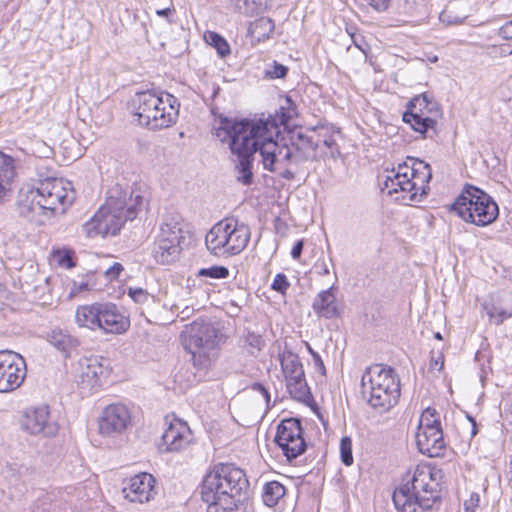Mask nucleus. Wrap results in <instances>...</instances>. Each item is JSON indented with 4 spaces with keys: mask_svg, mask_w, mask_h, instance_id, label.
I'll return each mask as SVG.
<instances>
[{
    "mask_svg": "<svg viewBox=\"0 0 512 512\" xmlns=\"http://www.w3.org/2000/svg\"><path fill=\"white\" fill-rule=\"evenodd\" d=\"M288 118L281 116L267 119L233 120L222 117L215 128V136L228 143L232 155L236 157L237 179L244 185L253 181L252 161L255 152L262 157L264 169L278 173L286 180H293L295 174L288 168L290 163L300 164L309 159L299 146L279 144V124L287 125Z\"/></svg>",
    "mask_w": 512,
    "mask_h": 512,
    "instance_id": "obj_1",
    "label": "nucleus"
},
{
    "mask_svg": "<svg viewBox=\"0 0 512 512\" xmlns=\"http://www.w3.org/2000/svg\"><path fill=\"white\" fill-rule=\"evenodd\" d=\"M249 482L245 472L234 464H218L207 473L201 495L206 512H244Z\"/></svg>",
    "mask_w": 512,
    "mask_h": 512,
    "instance_id": "obj_2",
    "label": "nucleus"
},
{
    "mask_svg": "<svg viewBox=\"0 0 512 512\" xmlns=\"http://www.w3.org/2000/svg\"><path fill=\"white\" fill-rule=\"evenodd\" d=\"M72 184L55 176L38 174L35 184H24L18 193L20 214L27 218L34 215L51 216L58 209L64 212L75 200Z\"/></svg>",
    "mask_w": 512,
    "mask_h": 512,
    "instance_id": "obj_3",
    "label": "nucleus"
},
{
    "mask_svg": "<svg viewBox=\"0 0 512 512\" xmlns=\"http://www.w3.org/2000/svg\"><path fill=\"white\" fill-rule=\"evenodd\" d=\"M442 471L430 465H418L410 481L396 489L393 502L398 512L431 509L441 500Z\"/></svg>",
    "mask_w": 512,
    "mask_h": 512,
    "instance_id": "obj_4",
    "label": "nucleus"
},
{
    "mask_svg": "<svg viewBox=\"0 0 512 512\" xmlns=\"http://www.w3.org/2000/svg\"><path fill=\"white\" fill-rule=\"evenodd\" d=\"M145 199L139 193L130 195L129 202L124 199L109 197L94 216L82 225V232L88 238L116 235L124 223L136 218L144 205Z\"/></svg>",
    "mask_w": 512,
    "mask_h": 512,
    "instance_id": "obj_5",
    "label": "nucleus"
},
{
    "mask_svg": "<svg viewBox=\"0 0 512 512\" xmlns=\"http://www.w3.org/2000/svg\"><path fill=\"white\" fill-rule=\"evenodd\" d=\"M130 107L141 126L157 131L177 122L180 103L168 92L147 90L136 93Z\"/></svg>",
    "mask_w": 512,
    "mask_h": 512,
    "instance_id": "obj_6",
    "label": "nucleus"
},
{
    "mask_svg": "<svg viewBox=\"0 0 512 512\" xmlns=\"http://www.w3.org/2000/svg\"><path fill=\"white\" fill-rule=\"evenodd\" d=\"M393 168L383 182V191L389 195L395 194V200L409 205L410 202L420 201L429 190L428 183L432 178L430 165L422 160L411 159Z\"/></svg>",
    "mask_w": 512,
    "mask_h": 512,
    "instance_id": "obj_7",
    "label": "nucleus"
},
{
    "mask_svg": "<svg viewBox=\"0 0 512 512\" xmlns=\"http://www.w3.org/2000/svg\"><path fill=\"white\" fill-rule=\"evenodd\" d=\"M361 389L371 407L388 411L399 400L400 378L392 367L375 364L363 373Z\"/></svg>",
    "mask_w": 512,
    "mask_h": 512,
    "instance_id": "obj_8",
    "label": "nucleus"
},
{
    "mask_svg": "<svg viewBox=\"0 0 512 512\" xmlns=\"http://www.w3.org/2000/svg\"><path fill=\"white\" fill-rule=\"evenodd\" d=\"M251 238L250 227L235 217H226L212 226L205 237L208 251L218 257L240 254Z\"/></svg>",
    "mask_w": 512,
    "mask_h": 512,
    "instance_id": "obj_9",
    "label": "nucleus"
},
{
    "mask_svg": "<svg viewBox=\"0 0 512 512\" xmlns=\"http://www.w3.org/2000/svg\"><path fill=\"white\" fill-rule=\"evenodd\" d=\"M465 222L476 226L492 224L499 215V208L494 199L480 188L466 184L451 206Z\"/></svg>",
    "mask_w": 512,
    "mask_h": 512,
    "instance_id": "obj_10",
    "label": "nucleus"
},
{
    "mask_svg": "<svg viewBox=\"0 0 512 512\" xmlns=\"http://www.w3.org/2000/svg\"><path fill=\"white\" fill-rule=\"evenodd\" d=\"M222 335L211 323L194 321L185 332L183 345L195 366L207 368L218 357Z\"/></svg>",
    "mask_w": 512,
    "mask_h": 512,
    "instance_id": "obj_11",
    "label": "nucleus"
},
{
    "mask_svg": "<svg viewBox=\"0 0 512 512\" xmlns=\"http://www.w3.org/2000/svg\"><path fill=\"white\" fill-rule=\"evenodd\" d=\"M182 218L177 213L166 214L155 237L151 253L155 261L166 265L175 262L181 252Z\"/></svg>",
    "mask_w": 512,
    "mask_h": 512,
    "instance_id": "obj_12",
    "label": "nucleus"
},
{
    "mask_svg": "<svg viewBox=\"0 0 512 512\" xmlns=\"http://www.w3.org/2000/svg\"><path fill=\"white\" fill-rule=\"evenodd\" d=\"M440 115L438 103L428 93L415 96L407 104L402 120L423 135L432 130L435 133L436 119Z\"/></svg>",
    "mask_w": 512,
    "mask_h": 512,
    "instance_id": "obj_13",
    "label": "nucleus"
},
{
    "mask_svg": "<svg viewBox=\"0 0 512 512\" xmlns=\"http://www.w3.org/2000/svg\"><path fill=\"white\" fill-rule=\"evenodd\" d=\"M274 442L287 462L291 463L302 455L307 449V444L303 437L301 421L296 418L283 419L277 426Z\"/></svg>",
    "mask_w": 512,
    "mask_h": 512,
    "instance_id": "obj_14",
    "label": "nucleus"
},
{
    "mask_svg": "<svg viewBox=\"0 0 512 512\" xmlns=\"http://www.w3.org/2000/svg\"><path fill=\"white\" fill-rule=\"evenodd\" d=\"M27 375L26 361L12 350H0V393L18 389Z\"/></svg>",
    "mask_w": 512,
    "mask_h": 512,
    "instance_id": "obj_15",
    "label": "nucleus"
},
{
    "mask_svg": "<svg viewBox=\"0 0 512 512\" xmlns=\"http://www.w3.org/2000/svg\"><path fill=\"white\" fill-rule=\"evenodd\" d=\"M110 374L109 361L99 356L79 359L75 371L77 384L84 390H93L102 385Z\"/></svg>",
    "mask_w": 512,
    "mask_h": 512,
    "instance_id": "obj_16",
    "label": "nucleus"
},
{
    "mask_svg": "<svg viewBox=\"0 0 512 512\" xmlns=\"http://www.w3.org/2000/svg\"><path fill=\"white\" fill-rule=\"evenodd\" d=\"M131 422V414L123 404L106 406L98 420L99 433L103 436L115 437L122 434Z\"/></svg>",
    "mask_w": 512,
    "mask_h": 512,
    "instance_id": "obj_17",
    "label": "nucleus"
},
{
    "mask_svg": "<svg viewBox=\"0 0 512 512\" xmlns=\"http://www.w3.org/2000/svg\"><path fill=\"white\" fill-rule=\"evenodd\" d=\"M157 480L147 472H142L131 477L122 492L130 502L146 503L153 500L158 494Z\"/></svg>",
    "mask_w": 512,
    "mask_h": 512,
    "instance_id": "obj_18",
    "label": "nucleus"
},
{
    "mask_svg": "<svg viewBox=\"0 0 512 512\" xmlns=\"http://www.w3.org/2000/svg\"><path fill=\"white\" fill-rule=\"evenodd\" d=\"M161 448L166 452H179L194 442V435L185 421L174 418L161 437Z\"/></svg>",
    "mask_w": 512,
    "mask_h": 512,
    "instance_id": "obj_19",
    "label": "nucleus"
},
{
    "mask_svg": "<svg viewBox=\"0 0 512 512\" xmlns=\"http://www.w3.org/2000/svg\"><path fill=\"white\" fill-rule=\"evenodd\" d=\"M22 428L32 435L43 434L46 437L55 436L58 424L50 420L48 406L28 409L21 421Z\"/></svg>",
    "mask_w": 512,
    "mask_h": 512,
    "instance_id": "obj_20",
    "label": "nucleus"
},
{
    "mask_svg": "<svg viewBox=\"0 0 512 512\" xmlns=\"http://www.w3.org/2000/svg\"><path fill=\"white\" fill-rule=\"evenodd\" d=\"M98 330L106 334H122L130 327L129 317L116 304L111 302L100 303Z\"/></svg>",
    "mask_w": 512,
    "mask_h": 512,
    "instance_id": "obj_21",
    "label": "nucleus"
},
{
    "mask_svg": "<svg viewBox=\"0 0 512 512\" xmlns=\"http://www.w3.org/2000/svg\"><path fill=\"white\" fill-rule=\"evenodd\" d=\"M416 445L420 453L428 457H442L446 451L442 428L431 430H417Z\"/></svg>",
    "mask_w": 512,
    "mask_h": 512,
    "instance_id": "obj_22",
    "label": "nucleus"
},
{
    "mask_svg": "<svg viewBox=\"0 0 512 512\" xmlns=\"http://www.w3.org/2000/svg\"><path fill=\"white\" fill-rule=\"evenodd\" d=\"M315 132L317 138H314L313 136L304 137L299 135V139L301 140L304 147L309 148L311 151H315L320 147L321 144H323L330 150V155L332 157H336L340 154L336 139L334 137L335 133H339L338 129H336L334 126H321L317 128Z\"/></svg>",
    "mask_w": 512,
    "mask_h": 512,
    "instance_id": "obj_23",
    "label": "nucleus"
},
{
    "mask_svg": "<svg viewBox=\"0 0 512 512\" xmlns=\"http://www.w3.org/2000/svg\"><path fill=\"white\" fill-rule=\"evenodd\" d=\"M335 287L331 286L320 291L314 298L312 309L319 318L332 319L339 316V309L334 293Z\"/></svg>",
    "mask_w": 512,
    "mask_h": 512,
    "instance_id": "obj_24",
    "label": "nucleus"
},
{
    "mask_svg": "<svg viewBox=\"0 0 512 512\" xmlns=\"http://www.w3.org/2000/svg\"><path fill=\"white\" fill-rule=\"evenodd\" d=\"M99 306L100 303H93L77 307L75 312V321L77 325L93 331L98 330L100 326Z\"/></svg>",
    "mask_w": 512,
    "mask_h": 512,
    "instance_id": "obj_25",
    "label": "nucleus"
},
{
    "mask_svg": "<svg viewBox=\"0 0 512 512\" xmlns=\"http://www.w3.org/2000/svg\"><path fill=\"white\" fill-rule=\"evenodd\" d=\"M47 340L65 357H68L79 345V341L76 338L60 329H53L48 333Z\"/></svg>",
    "mask_w": 512,
    "mask_h": 512,
    "instance_id": "obj_26",
    "label": "nucleus"
},
{
    "mask_svg": "<svg viewBox=\"0 0 512 512\" xmlns=\"http://www.w3.org/2000/svg\"><path fill=\"white\" fill-rule=\"evenodd\" d=\"M280 363L285 378L304 376L303 366L297 354L292 351H283L280 354Z\"/></svg>",
    "mask_w": 512,
    "mask_h": 512,
    "instance_id": "obj_27",
    "label": "nucleus"
},
{
    "mask_svg": "<svg viewBox=\"0 0 512 512\" xmlns=\"http://www.w3.org/2000/svg\"><path fill=\"white\" fill-rule=\"evenodd\" d=\"M275 28L274 22L268 17H260L250 23L248 33L257 42L270 37Z\"/></svg>",
    "mask_w": 512,
    "mask_h": 512,
    "instance_id": "obj_28",
    "label": "nucleus"
},
{
    "mask_svg": "<svg viewBox=\"0 0 512 512\" xmlns=\"http://www.w3.org/2000/svg\"><path fill=\"white\" fill-rule=\"evenodd\" d=\"M271 0H231L234 8L241 14L253 16L265 11Z\"/></svg>",
    "mask_w": 512,
    "mask_h": 512,
    "instance_id": "obj_29",
    "label": "nucleus"
},
{
    "mask_svg": "<svg viewBox=\"0 0 512 512\" xmlns=\"http://www.w3.org/2000/svg\"><path fill=\"white\" fill-rule=\"evenodd\" d=\"M285 487L278 481H271L263 487V502L268 507H274L278 501L285 495Z\"/></svg>",
    "mask_w": 512,
    "mask_h": 512,
    "instance_id": "obj_30",
    "label": "nucleus"
},
{
    "mask_svg": "<svg viewBox=\"0 0 512 512\" xmlns=\"http://www.w3.org/2000/svg\"><path fill=\"white\" fill-rule=\"evenodd\" d=\"M286 381L287 390L294 399L304 401L310 394L305 375L299 376V378L290 377Z\"/></svg>",
    "mask_w": 512,
    "mask_h": 512,
    "instance_id": "obj_31",
    "label": "nucleus"
},
{
    "mask_svg": "<svg viewBox=\"0 0 512 512\" xmlns=\"http://www.w3.org/2000/svg\"><path fill=\"white\" fill-rule=\"evenodd\" d=\"M439 428H442L439 413L434 408H426L420 416L417 430H431Z\"/></svg>",
    "mask_w": 512,
    "mask_h": 512,
    "instance_id": "obj_32",
    "label": "nucleus"
},
{
    "mask_svg": "<svg viewBox=\"0 0 512 512\" xmlns=\"http://www.w3.org/2000/svg\"><path fill=\"white\" fill-rule=\"evenodd\" d=\"M508 305L506 307L492 304L491 306H485L487 314L490 319L496 324H501L505 319L512 316V297H508Z\"/></svg>",
    "mask_w": 512,
    "mask_h": 512,
    "instance_id": "obj_33",
    "label": "nucleus"
},
{
    "mask_svg": "<svg viewBox=\"0 0 512 512\" xmlns=\"http://www.w3.org/2000/svg\"><path fill=\"white\" fill-rule=\"evenodd\" d=\"M205 40L208 44L214 47L217 50V53L221 57H225L230 53V47L228 42L218 33L213 31H208L205 34Z\"/></svg>",
    "mask_w": 512,
    "mask_h": 512,
    "instance_id": "obj_34",
    "label": "nucleus"
},
{
    "mask_svg": "<svg viewBox=\"0 0 512 512\" xmlns=\"http://www.w3.org/2000/svg\"><path fill=\"white\" fill-rule=\"evenodd\" d=\"M126 293L135 303L140 305L154 301V297L141 287H128Z\"/></svg>",
    "mask_w": 512,
    "mask_h": 512,
    "instance_id": "obj_35",
    "label": "nucleus"
},
{
    "mask_svg": "<svg viewBox=\"0 0 512 512\" xmlns=\"http://www.w3.org/2000/svg\"><path fill=\"white\" fill-rule=\"evenodd\" d=\"M229 275V270L225 266L214 265L208 268H201L197 272L198 277H209L213 279H224Z\"/></svg>",
    "mask_w": 512,
    "mask_h": 512,
    "instance_id": "obj_36",
    "label": "nucleus"
},
{
    "mask_svg": "<svg viewBox=\"0 0 512 512\" xmlns=\"http://www.w3.org/2000/svg\"><path fill=\"white\" fill-rule=\"evenodd\" d=\"M340 456L345 466L353 464L352 440L348 436L343 437L340 441Z\"/></svg>",
    "mask_w": 512,
    "mask_h": 512,
    "instance_id": "obj_37",
    "label": "nucleus"
},
{
    "mask_svg": "<svg viewBox=\"0 0 512 512\" xmlns=\"http://www.w3.org/2000/svg\"><path fill=\"white\" fill-rule=\"evenodd\" d=\"M245 342L250 348L249 352L251 355H256L265 346V341L262 336L253 332L247 333Z\"/></svg>",
    "mask_w": 512,
    "mask_h": 512,
    "instance_id": "obj_38",
    "label": "nucleus"
},
{
    "mask_svg": "<svg viewBox=\"0 0 512 512\" xmlns=\"http://www.w3.org/2000/svg\"><path fill=\"white\" fill-rule=\"evenodd\" d=\"M54 257L58 264L63 268H72L75 266L73 261V252L71 250H57Z\"/></svg>",
    "mask_w": 512,
    "mask_h": 512,
    "instance_id": "obj_39",
    "label": "nucleus"
},
{
    "mask_svg": "<svg viewBox=\"0 0 512 512\" xmlns=\"http://www.w3.org/2000/svg\"><path fill=\"white\" fill-rule=\"evenodd\" d=\"M289 286L290 283L288 282L286 275L283 273L276 274L271 284V288L281 294H285Z\"/></svg>",
    "mask_w": 512,
    "mask_h": 512,
    "instance_id": "obj_40",
    "label": "nucleus"
},
{
    "mask_svg": "<svg viewBox=\"0 0 512 512\" xmlns=\"http://www.w3.org/2000/svg\"><path fill=\"white\" fill-rule=\"evenodd\" d=\"M288 72V68L276 61H274L271 69L266 70V77L269 79H278L286 76Z\"/></svg>",
    "mask_w": 512,
    "mask_h": 512,
    "instance_id": "obj_41",
    "label": "nucleus"
},
{
    "mask_svg": "<svg viewBox=\"0 0 512 512\" xmlns=\"http://www.w3.org/2000/svg\"><path fill=\"white\" fill-rule=\"evenodd\" d=\"M362 6H369L376 12H384L390 5V0H357Z\"/></svg>",
    "mask_w": 512,
    "mask_h": 512,
    "instance_id": "obj_42",
    "label": "nucleus"
},
{
    "mask_svg": "<svg viewBox=\"0 0 512 512\" xmlns=\"http://www.w3.org/2000/svg\"><path fill=\"white\" fill-rule=\"evenodd\" d=\"M123 270H124V267H123V265L121 263L114 262L110 267H108L104 271V275H105L107 280L113 281V280H116L119 277V275L121 274V272Z\"/></svg>",
    "mask_w": 512,
    "mask_h": 512,
    "instance_id": "obj_43",
    "label": "nucleus"
},
{
    "mask_svg": "<svg viewBox=\"0 0 512 512\" xmlns=\"http://www.w3.org/2000/svg\"><path fill=\"white\" fill-rule=\"evenodd\" d=\"M306 347H307V350L308 352L310 353V355L312 356V359H313V363H314V367L322 374V375H325L326 374V368H325V365L323 363V360L321 358V356L319 355V353H317L316 351L313 350V348L308 344L306 343Z\"/></svg>",
    "mask_w": 512,
    "mask_h": 512,
    "instance_id": "obj_44",
    "label": "nucleus"
},
{
    "mask_svg": "<svg viewBox=\"0 0 512 512\" xmlns=\"http://www.w3.org/2000/svg\"><path fill=\"white\" fill-rule=\"evenodd\" d=\"M31 512H57L52 504L45 500H38L31 507Z\"/></svg>",
    "mask_w": 512,
    "mask_h": 512,
    "instance_id": "obj_45",
    "label": "nucleus"
},
{
    "mask_svg": "<svg viewBox=\"0 0 512 512\" xmlns=\"http://www.w3.org/2000/svg\"><path fill=\"white\" fill-rule=\"evenodd\" d=\"M480 496L478 493H472L470 498L465 500L464 502V510L465 512H475L476 508L479 506Z\"/></svg>",
    "mask_w": 512,
    "mask_h": 512,
    "instance_id": "obj_46",
    "label": "nucleus"
},
{
    "mask_svg": "<svg viewBox=\"0 0 512 512\" xmlns=\"http://www.w3.org/2000/svg\"><path fill=\"white\" fill-rule=\"evenodd\" d=\"M314 269L315 272L321 276L328 275L330 273L328 264L323 258H320L315 262Z\"/></svg>",
    "mask_w": 512,
    "mask_h": 512,
    "instance_id": "obj_47",
    "label": "nucleus"
},
{
    "mask_svg": "<svg viewBox=\"0 0 512 512\" xmlns=\"http://www.w3.org/2000/svg\"><path fill=\"white\" fill-rule=\"evenodd\" d=\"M499 35L507 40H512V20L500 27Z\"/></svg>",
    "mask_w": 512,
    "mask_h": 512,
    "instance_id": "obj_48",
    "label": "nucleus"
},
{
    "mask_svg": "<svg viewBox=\"0 0 512 512\" xmlns=\"http://www.w3.org/2000/svg\"><path fill=\"white\" fill-rule=\"evenodd\" d=\"M251 388H252V390L260 393L263 396V398L265 399V402L267 404L269 403L270 393L264 385H262L261 383H254Z\"/></svg>",
    "mask_w": 512,
    "mask_h": 512,
    "instance_id": "obj_49",
    "label": "nucleus"
},
{
    "mask_svg": "<svg viewBox=\"0 0 512 512\" xmlns=\"http://www.w3.org/2000/svg\"><path fill=\"white\" fill-rule=\"evenodd\" d=\"M304 242L303 240L297 241L291 250V256L293 259L297 260L300 258L303 251Z\"/></svg>",
    "mask_w": 512,
    "mask_h": 512,
    "instance_id": "obj_50",
    "label": "nucleus"
},
{
    "mask_svg": "<svg viewBox=\"0 0 512 512\" xmlns=\"http://www.w3.org/2000/svg\"><path fill=\"white\" fill-rule=\"evenodd\" d=\"M444 361L442 355H439L437 358H432L430 363L431 369H436L438 371H441L443 368Z\"/></svg>",
    "mask_w": 512,
    "mask_h": 512,
    "instance_id": "obj_51",
    "label": "nucleus"
},
{
    "mask_svg": "<svg viewBox=\"0 0 512 512\" xmlns=\"http://www.w3.org/2000/svg\"><path fill=\"white\" fill-rule=\"evenodd\" d=\"M173 12L174 9L169 7L156 10V14L160 17L166 18L169 23H172L169 17L173 14Z\"/></svg>",
    "mask_w": 512,
    "mask_h": 512,
    "instance_id": "obj_52",
    "label": "nucleus"
},
{
    "mask_svg": "<svg viewBox=\"0 0 512 512\" xmlns=\"http://www.w3.org/2000/svg\"><path fill=\"white\" fill-rule=\"evenodd\" d=\"M467 419L471 423V437H474L478 433V425L476 423V420L472 416L467 415Z\"/></svg>",
    "mask_w": 512,
    "mask_h": 512,
    "instance_id": "obj_53",
    "label": "nucleus"
},
{
    "mask_svg": "<svg viewBox=\"0 0 512 512\" xmlns=\"http://www.w3.org/2000/svg\"><path fill=\"white\" fill-rule=\"evenodd\" d=\"M87 290H89V285L87 282H81L78 285H77V283H74L73 291L82 292V291H87Z\"/></svg>",
    "mask_w": 512,
    "mask_h": 512,
    "instance_id": "obj_54",
    "label": "nucleus"
},
{
    "mask_svg": "<svg viewBox=\"0 0 512 512\" xmlns=\"http://www.w3.org/2000/svg\"><path fill=\"white\" fill-rule=\"evenodd\" d=\"M501 51L503 54L510 55L512 54V49L509 46H505L501 48Z\"/></svg>",
    "mask_w": 512,
    "mask_h": 512,
    "instance_id": "obj_55",
    "label": "nucleus"
},
{
    "mask_svg": "<svg viewBox=\"0 0 512 512\" xmlns=\"http://www.w3.org/2000/svg\"><path fill=\"white\" fill-rule=\"evenodd\" d=\"M352 38H353V42H354L355 46L358 47L362 52L366 53L364 48L359 44V42L356 41V39L354 38L353 35H352Z\"/></svg>",
    "mask_w": 512,
    "mask_h": 512,
    "instance_id": "obj_56",
    "label": "nucleus"
},
{
    "mask_svg": "<svg viewBox=\"0 0 512 512\" xmlns=\"http://www.w3.org/2000/svg\"><path fill=\"white\" fill-rule=\"evenodd\" d=\"M434 338H435V339H437V340H442V335H441V333H440V332H436V333L434 334Z\"/></svg>",
    "mask_w": 512,
    "mask_h": 512,
    "instance_id": "obj_57",
    "label": "nucleus"
},
{
    "mask_svg": "<svg viewBox=\"0 0 512 512\" xmlns=\"http://www.w3.org/2000/svg\"><path fill=\"white\" fill-rule=\"evenodd\" d=\"M2 294H3V288H2V286L0 285V297L2 296Z\"/></svg>",
    "mask_w": 512,
    "mask_h": 512,
    "instance_id": "obj_58",
    "label": "nucleus"
},
{
    "mask_svg": "<svg viewBox=\"0 0 512 512\" xmlns=\"http://www.w3.org/2000/svg\"><path fill=\"white\" fill-rule=\"evenodd\" d=\"M510 468H511V471H512V460H511V463H510Z\"/></svg>",
    "mask_w": 512,
    "mask_h": 512,
    "instance_id": "obj_59",
    "label": "nucleus"
}]
</instances>
